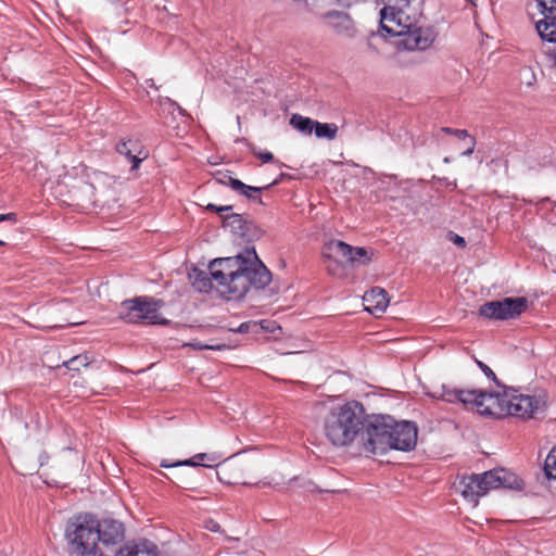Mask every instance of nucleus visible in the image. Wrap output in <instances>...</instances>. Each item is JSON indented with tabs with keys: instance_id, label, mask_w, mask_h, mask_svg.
Wrapping results in <instances>:
<instances>
[{
	"instance_id": "c9c22d12",
	"label": "nucleus",
	"mask_w": 556,
	"mask_h": 556,
	"mask_svg": "<svg viewBox=\"0 0 556 556\" xmlns=\"http://www.w3.org/2000/svg\"><path fill=\"white\" fill-rule=\"evenodd\" d=\"M15 222L16 220V214L15 213H7V214H0V223L2 222Z\"/></svg>"
},
{
	"instance_id": "4c0bfd02",
	"label": "nucleus",
	"mask_w": 556,
	"mask_h": 556,
	"mask_svg": "<svg viewBox=\"0 0 556 556\" xmlns=\"http://www.w3.org/2000/svg\"><path fill=\"white\" fill-rule=\"evenodd\" d=\"M227 177H231L230 175L228 174H223L220 178H218V181L223 185H228L229 186V180Z\"/></svg>"
},
{
	"instance_id": "72a5a7b5",
	"label": "nucleus",
	"mask_w": 556,
	"mask_h": 556,
	"mask_svg": "<svg viewBox=\"0 0 556 556\" xmlns=\"http://www.w3.org/2000/svg\"><path fill=\"white\" fill-rule=\"evenodd\" d=\"M469 139V147L462 153L464 156H469L475 151L476 140L470 136Z\"/></svg>"
},
{
	"instance_id": "6e6552de",
	"label": "nucleus",
	"mask_w": 556,
	"mask_h": 556,
	"mask_svg": "<svg viewBox=\"0 0 556 556\" xmlns=\"http://www.w3.org/2000/svg\"><path fill=\"white\" fill-rule=\"evenodd\" d=\"M160 301L148 298L127 300L121 305L119 317L130 324L146 321L153 325H165L167 320L160 316Z\"/></svg>"
},
{
	"instance_id": "f257e3e1",
	"label": "nucleus",
	"mask_w": 556,
	"mask_h": 556,
	"mask_svg": "<svg viewBox=\"0 0 556 556\" xmlns=\"http://www.w3.org/2000/svg\"><path fill=\"white\" fill-rule=\"evenodd\" d=\"M208 269L211 279L204 273H199L192 282L193 287L200 292H207L215 286L229 299H241L251 287L265 288L271 280L270 271L253 247L236 256L213 260Z\"/></svg>"
},
{
	"instance_id": "473e14b6",
	"label": "nucleus",
	"mask_w": 556,
	"mask_h": 556,
	"mask_svg": "<svg viewBox=\"0 0 556 556\" xmlns=\"http://www.w3.org/2000/svg\"><path fill=\"white\" fill-rule=\"evenodd\" d=\"M206 208L210 210V211H214V212H217V213L222 214L224 212L230 211L232 208V206H230V205L217 206L215 204H208L206 206Z\"/></svg>"
},
{
	"instance_id": "37998d69",
	"label": "nucleus",
	"mask_w": 556,
	"mask_h": 556,
	"mask_svg": "<svg viewBox=\"0 0 556 556\" xmlns=\"http://www.w3.org/2000/svg\"><path fill=\"white\" fill-rule=\"evenodd\" d=\"M4 245V242L2 240H0V247Z\"/></svg>"
},
{
	"instance_id": "2f4dec72",
	"label": "nucleus",
	"mask_w": 556,
	"mask_h": 556,
	"mask_svg": "<svg viewBox=\"0 0 556 556\" xmlns=\"http://www.w3.org/2000/svg\"><path fill=\"white\" fill-rule=\"evenodd\" d=\"M251 328H257V324L254 321L243 323L238 327L236 331L240 333H245L249 332Z\"/></svg>"
},
{
	"instance_id": "9d476101",
	"label": "nucleus",
	"mask_w": 556,
	"mask_h": 556,
	"mask_svg": "<svg viewBox=\"0 0 556 556\" xmlns=\"http://www.w3.org/2000/svg\"><path fill=\"white\" fill-rule=\"evenodd\" d=\"M529 301L523 298H505L486 302L480 307V315L490 319H509L522 314L528 308Z\"/></svg>"
},
{
	"instance_id": "6ab92c4d",
	"label": "nucleus",
	"mask_w": 556,
	"mask_h": 556,
	"mask_svg": "<svg viewBox=\"0 0 556 556\" xmlns=\"http://www.w3.org/2000/svg\"><path fill=\"white\" fill-rule=\"evenodd\" d=\"M227 178L229 180V186L231 187V189L240 192L242 195L247 197L248 199H252V200L257 199L260 203H261V199L257 198L256 194L261 193L262 190L268 189L270 186L276 184V182H273L265 187H252V186H248V185L243 184L239 179H236L232 177H227Z\"/></svg>"
},
{
	"instance_id": "4468645a",
	"label": "nucleus",
	"mask_w": 556,
	"mask_h": 556,
	"mask_svg": "<svg viewBox=\"0 0 556 556\" xmlns=\"http://www.w3.org/2000/svg\"><path fill=\"white\" fill-rule=\"evenodd\" d=\"M365 309L372 315H381L387 309L390 299L384 289L375 287L363 296Z\"/></svg>"
},
{
	"instance_id": "7ed1b4c3",
	"label": "nucleus",
	"mask_w": 556,
	"mask_h": 556,
	"mask_svg": "<svg viewBox=\"0 0 556 556\" xmlns=\"http://www.w3.org/2000/svg\"><path fill=\"white\" fill-rule=\"evenodd\" d=\"M420 0H395L394 7L380 11L381 29L397 38L395 46L403 50H426L432 46L437 33L418 25L421 16Z\"/></svg>"
},
{
	"instance_id": "a19ab883",
	"label": "nucleus",
	"mask_w": 556,
	"mask_h": 556,
	"mask_svg": "<svg viewBox=\"0 0 556 556\" xmlns=\"http://www.w3.org/2000/svg\"><path fill=\"white\" fill-rule=\"evenodd\" d=\"M554 58V71L556 72V52L553 54Z\"/></svg>"
},
{
	"instance_id": "1a4fd4ad",
	"label": "nucleus",
	"mask_w": 556,
	"mask_h": 556,
	"mask_svg": "<svg viewBox=\"0 0 556 556\" xmlns=\"http://www.w3.org/2000/svg\"><path fill=\"white\" fill-rule=\"evenodd\" d=\"M319 21L326 30L344 40H354L361 34L355 20L342 10H328L319 15Z\"/></svg>"
},
{
	"instance_id": "7c9ffc66",
	"label": "nucleus",
	"mask_w": 556,
	"mask_h": 556,
	"mask_svg": "<svg viewBox=\"0 0 556 556\" xmlns=\"http://www.w3.org/2000/svg\"><path fill=\"white\" fill-rule=\"evenodd\" d=\"M448 239L457 247L464 248L466 245L465 239L454 232L448 233Z\"/></svg>"
},
{
	"instance_id": "c756f323",
	"label": "nucleus",
	"mask_w": 556,
	"mask_h": 556,
	"mask_svg": "<svg viewBox=\"0 0 556 556\" xmlns=\"http://www.w3.org/2000/svg\"><path fill=\"white\" fill-rule=\"evenodd\" d=\"M442 131H444L446 134H451L453 136H456L458 139L470 138V135L465 129H453V128H450V127H443Z\"/></svg>"
},
{
	"instance_id": "f3484780",
	"label": "nucleus",
	"mask_w": 556,
	"mask_h": 556,
	"mask_svg": "<svg viewBox=\"0 0 556 556\" xmlns=\"http://www.w3.org/2000/svg\"><path fill=\"white\" fill-rule=\"evenodd\" d=\"M115 556H160L156 545L150 541L128 542Z\"/></svg>"
},
{
	"instance_id": "a211bd4d",
	"label": "nucleus",
	"mask_w": 556,
	"mask_h": 556,
	"mask_svg": "<svg viewBox=\"0 0 556 556\" xmlns=\"http://www.w3.org/2000/svg\"><path fill=\"white\" fill-rule=\"evenodd\" d=\"M459 485L462 488L460 492L464 498L473 505H477L478 498L484 495L477 475L464 477L460 480Z\"/></svg>"
},
{
	"instance_id": "aec40b11",
	"label": "nucleus",
	"mask_w": 556,
	"mask_h": 556,
	"mask_svg": "<svg viewBox=\"0 0 556 556\" xmlns=\"http://www.w3.org/2000/svg\"><path fill=\"white\" fill-rule=\"evenodd\" d=\"M137 147H138V144L131 140L121 141L116 147V150L119 154L125 155L126 157L131 160V162H132L131 169H137L139 164L146 157V156L139 157L138 155L134 154Z\"/></svg>"
},
{
	"instance_id": "f03ea898",
	"label": "nucleus",
	"mask_w": 556,
	"mask_h": 556,
	"mask_svg": "<svg viewBox=\"0 0 556 556\" xmlns=\"http://www.w3.org/2000/svg\"><path fill=\"white\" fill-rule=\"evenodd\" d=\"M439 397L443 401L473 404L480 415L497 418L514 416L521 419L535 418L543 413L547 394L543 390L525 393L520 389L503 387V390L478 391L452 389L443 386Z\"/></svg>"
},
{
	"instance_id": "ea45409f",
	"label": "nucleus",
	"mask_w": 556,
	"mask_h": 556,
	"mask_svg": "<svg viewBox=\"0 0 556 556\" xmlns=\"http://www.w3.org/2000/svg\"><path fill=\"white\" fill-rule=\"evenodd\" d=\"M147 84H148L151 88H155V89H157V87L155 86V84H154L153 79H148V80H147Z\"/></svg>"
},
{
	"instance_id": "e433bc0d",
	"label": "nucleus",
	"mask_w": 556,
	"mask_h": 556,
	"mask_svg": "<svg viewBox=\"0 0 556 556\" xmlns=\"http://www.w3.org/2000/svg\"><path fill=\"white\" fill-rule=\"evenodd\" d=\"M338 4L342 7H351L356 3L358 0H336Z\"/></svg>"
},
{
	"instance_id": "9b49d317",
	"label": "nucleus",
	"mask_w": 556,
	"mask_h": 556,
	"mask_svg": "<svg viewBox=\"0 0 556 556\" xmlns=\"http://www.w3.org/2000/svg\"><path fill=\"white\" fill-rule=\"evenodd\" d=\"M97 532L99 536V547L105 556H112V547L124 540L123 523L114 519H97Z\"/></svg>"
},
{
	"instance_id": "dca6fc26",
	"label": "nucleus",
	"mask_w": 556,
	"mask_h": 556,
	"mask_svg": "<svg viewBox=\"0 0 556 556\" xmlns=\"http://www.w3.org/2000/svg\"><path fill=\"white\" fill-rule=\"evenodd\" d=\"M535 29L543 41L556 43V15L543 16L535 23ZM556 52V48L553 51H546V55L553 62L552 67L554 68L553 54Z\"/></svg>"
},
{
	"instance_id": "bb28decb",
	"label": "nucleus",
	"mask_w": 556,
	"mask_h": 556,
	"mask_svg": "<svg viewBox=\"0 0 556 556\" xmlns=\"http://www.w3.org/2000/svg\"><path fill=\"white\" fill-rule=\"evenodd\" d=\"M543 16L556 15V0H536Z\"/></svg>"
},
{
	"instance_id": "79ce46f5",
	"label": "nucleus",
	"mask_w": 556,
	"mask_h": 556,
	"mask_svg": "<svg viewBox=\"0 0 556 556\" xmlns=\"http://www.w3.org/2000/svg\"><path fill=\"white\" fill-rule=\"evenodd\" d=\"M444 162H445V163H448V162H450V159H448V157H445V159H444Z\"/></svg>"
},
{
	"instance_id": "2eb2a0df",
	"label": "nucleus",
	"mask_w": 556,
	"mask_h": 556,
	"mask_svg": "<svg viewBox=\"0 0 556 556\" xmlns=\"http://www.w3.org/2000/svg\"><path fill=\"white\" fill-rule=\"evenodd\" d=\"M220 458L222 456L217 453H199L194 455L193 457L185 460H178L176 463H168L167 460L161 462V467L164 468H172V467H179V466H203V467H214L220 465Z\"/></svg>"
},
{
	"instance_id": "cd10ccee",
	"label": "nucleus",
	"mask_w": 556,
	"mask_h": 556,
	"mask_svg": "<svg viewBox=\"0 0 556 556\" xmlns=\"http://www.w3.org/2000/svg\"><path fill=\"white\" fill-rule=\"evenodd\" d=\"M186 345L193 348L194 350H225L229 349L226 344H202L201 342L193 341L190 343H187Z\"/></svg>"
},
{
	"instance_id": "412c9836",
	"label": "nucleus",
	"mask_w": 556,
	"mask_h": 556,
	"mask_svg": "<svg viewBox=\"0 0 556 556\" xmlns=\"http://www.w3.org/2000/svg\"><path fill=\"white\" fill-rule=\"evenodd\" d=\"M247 218L240 214H229L223 217V226L229 229L232 233L239 236L242 231Z\"/></svg>"
},
{
	"instance_id": "39448f33",
	"label": "nucleus",
	"mask_w": 556,
	"mask_h": 556,
	"mask_svg": "<svg viewBox=\"0 0 556 556\" xmlns=\"http://www.w3.org/2000/svg\"><path fill=\"white\" fill-rule=\"evenodd\" d=\"M367 426L365 408L357 401L330 406L323 419L324 434L337 447L348 446L358 437L364 446Z\"/></svg>"
},
{
	"instance_id": "f704fd0d",
	"label": "nucleus",
	"mask_w": 556,
	"mask_h": 556,
	"mask_svg": "<svg viewBox=\"0 0 556 556\" xmlns=\"http://www.w3.org/2000/svg\"><path fill=\"white\" fill-rule=\"evenodd\" d=\"M257 156L264 162V163H267V162H270L273 159H274V155L273 153L268 152V151H265V152H260L257 154Z\"/></svg>"
},
{
	"instance_id": "58836bf2",
	"label": "nucleus",
	"mask_w": 556,
	"mask_h": 556,
	"mask_svg": "<svg viewBox=\"0 0 556 556\" xmlns=\"http://www.w3.org/2000/svg\"><path fill=\"white\" fill-rule=\"evenodd\" d=\"M163 101L169 103L170 105L173 106H177L180 111H182L178 105L177 103H175L174 101H172L169 98H165Z\"/></svg>"
},
{
	"instance_id": "ddd939ff",
	"label": "nucleus",
	"mask_w": 556,
	"mask_h": 556,
	"mask_svg": "<svg viewBox=\"0 0 556 556\" xmlns=\"http://www.w3.org/2000/svg\"><path fill=\"white\" fill-rule=\"evenodd\" d=\"M219 469L217 470V478L219 481L225 482L227 484H247L242 482L243 471L247 465L240 460H226L220 462V465L217 466Z\"/></svg>"
},
{
	"instance_id": "5701e85b",
	"label": "nucleus",
	"mask_w": 556,
	"mask_h": 556,
	"mask_svg": "<svg viewBox=\"0 0 556 556\" xmlns=\"http://www.w3.org/2000/svg\"><path fill=\"white\" fill-rule=\"evenodd\" d=\"M314 130L317 138L332 140L337 137L338 126L336 124L315 122Z\"/></svg>"
},
{
	"instance_id": "0eeeda50",
	"label": "nucleus",
	"mask_w": 556,
	"mask_h": 556,
	"mask_svg": "<svg viewBox=\"0 0 556 556\" xmlns=\"http://www.w3.org/2000/svg\"><path fill=\"white\" fill-rule=\"evenodd\" d=\"M374 252L366 248H354L340 240H330L323 248V258L329 275L341 277L345 268L343 261L351 265H368Z\"/></svg>"
},
{
	"instance_id": "a878e982",
	"label": "nucleus",
	"mask_w": 556,
	"mask_h": 556,
	"mask_svg": "<svg viewBox=\"0 0 556 556\" xmlns=\"http://www.w3.org/2000/svg\"><path fill=\"white\" fill-rule=\"evenodd\" d=\"M544 471L547 478L556 480V447L548 453L544 464Z\"/></svg>"
},
{
	"instance_id": "b1692460",
	"label": "nucleus",
	"mask_w": 556,
	"mask_h": 556,
	"mask_svg": "<svg viewBox=\"0 0 556 556\" xmlns=\"http://www.w3.org/2000/svg\"><path fill=\"white\" fill-rule=\"evenodd\" d=\"M242 231L239 237L252 241L262 237L263 231L258 228L252 220L245 219L244 225L242 227Z\"/></svg>"
},
{
	"instance_id": "f8f14e48",
	"label": "nucleus",
	"mask_w": 556,
	"mask_h": 556,
	"mask_svg": "<svg viewBox=\"0 0 556 556\" xmlns=\"http://www.w3.org/2000/svg\"><path fill=\"white\" fill-rule=\"evenodd\" d=\"M481 490L485 495L489 491L500 488H514L517 485V477L505 469H493L482 475H477Z\"/></svg>"
},
{
	"instance_id": "20e7f679",
	"label": "nucleus",
	"mask_w": 556,
	"mask_h": 556,
	"mask_svg": "<svg viewBox=\"0 0 556 556\" xmlns=\"http://www.w3.org/2000/svg\"><path fill=\"white\" fill-rule=\"evenodd\" d=\"M418 429L414 422L396 421L393 417L377 416L368 421L364 451L383 455L390 450L409 452L417 444Z\"/></svg>"
},
{
	"instance_id": "c85d7f7f",
	"label": "nucleus",
	"mask_w": 556,
	"mask_h": 556,
	"mask_svg": "<svg viewBox=\"0 0 556 556\" xmlns=\"http://www.w3.org/2000/svg\"><path fill=\"white\" fill-rule=\"evenodd\" d=\"M477 364L482 369L484 375L495 382L496 388H497L496 390H503V387H505V386L497 381L496 376L493 372V370L480 361H477Z\"/></svg>"
},
{
	"instance_id": "393cba45",
	"label": "nucleus",
	"mask_w": 556,
	"mask_h": 556,
	"mask_svg": "<svg viewBox=\"0 0 556 556\" xmlns=\"http://www.w3.org/2000/svg\"><path fill=\"white\" fill-rule=\"evenodd\" d=\"M90 357L86 354L77 355L63 363V365L70 370H79L81 367H86L90 364Z\"/></svg>"
},
{
	"instance_id": "423d86ee",
	"label": "nucleus",
	"mask_w": 556,
	"mask_h": 556,
	"mask_svg": "<svg viewBox=\"0 0 556 556\" xmlns=\"http://www.w3.org/2000/svg\"><path fill=\"white\" fill-rule=\"evenodd\" d=\"M97 519L88 514L70 519L65 527L67 548L73 556H105L99 547Z\"/></svg>"
},
{
	"instance_id": "4be33fe9",
	"label": "nucleus",
	"mask_w": 556,
	"mask_h": 556,
	"mask_svg": "<svg viewBox=\"0 0 556 556\" xmlns=\"http://www.w3.org/2000/svg\"><path fill=\"white\" fill-rule=\"evenodd\" d=\"M290 125L303 134L311 135L314 129L315 122L309 117L293 114L290 118Z\"/></svg>"
}]
</instances>
